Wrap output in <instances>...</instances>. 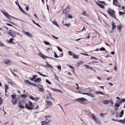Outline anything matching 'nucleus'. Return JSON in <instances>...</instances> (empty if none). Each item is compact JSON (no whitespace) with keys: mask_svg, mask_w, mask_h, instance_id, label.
Wrapping results in <instances>:
<instances>
[{"mask_svg":"<svg viewBox=\"0 0 125 125\" xmlns=\"http://www.w3.org/2000/svg\"><path fill=\"white\" fill-rule=\"evenodd\" d=\"M100 115L101 117H104V114L100 113Z\"/></svg>","mask_w":125,"mask_h":125,"instance_id":"54","label":"nucleus"},{"mask_svg":"<svg viewBox=\"0 0 125 125\" xmlns=\"http://www.w3.org/2000/svg\"><path fill=\"white\" fill-rule=\"evenodd\" d=\"M21 96L22 97L24 98H26L27 97V96L26 95L24 94H21Z\"/></svg>","mask_w":125,"mask_h":125,"instance_id":"48","label":"nucleus"},{"mask_svg":"<svg viewBox=\"0 0 125 125\" xmlns=\"http://www.w3.org/2000/svg\"><path fill=\"white\" fill-rule=\"evenodd\" d=\"M70 9V6H68L66 8V10H69Z\"/></svg>","mask_w":125,"mask_h":125,"instance_id":"64","label":"nucleus"},{"mask_svg":"<svg viewBox=\"0 0 125 125\" xmlns=\"http://www.w3.org/2000/svg\"><path fill=\"white\" fill-rule=\"evenodd\" d=\"M46 105L49 106H50L53 105V103L52 102L48 100L46 102Z\"/></svg>","mask_w":125,"mask_h":125,"instance_id":"12","label":"nucleus"},{"mask_svg":"<svg viewBox=\"0 0 125 125\" xmlns=\"http://www.w3.org/2000/svg\"><path fill=\"white\" fill-rule=\"evenodd\" d=\"M3 14L5 16L8 13L7 11L4 10H1Z\"/></svg>","mask_w":125,"mask_h":125,"instance_id":"29","label":"nucleus"},{"mask_svg":"<svg viewBox=\"0 0 125 125\" xmlns=\"http://www.w3.org/2000/svg\"><path fill=\"white\" fill-rule=\"evenodd\" d=\"M52 90L54 91H55L58 92H60V93L62 92V91L61 90H60L57 89H54V88L53 89H52Z\"/></svg>","mask_w":125,"mask_h":125,"instance_id":"31","label":"nucleus"},{"mask_svg":"<svg viewBox=\"0 0 125 125\" xmlns=\"http://www.w3.org/2000/svg\"><path fill=\"white\" fill-rule=\"evenodd\" d=\"M33 77L32 78H30V80L31 81H33L34 80H35L36 78L37 77V75H32Z\"/></svg>","mask_w":125,"mask_h":125,"instance_id":"21","label":"nucleus"},{"mask_svg":"<svg viewBox=\"0 0 125 125\" xmlns=\"http://www.w3.org/2000/svg\"><path fill=\"white\" fill-rule=\"evenodd\" d=\"M3 62L7 64H10L11 62V61L10 60H8L7 61L4 60Z\"/></svg>","mask_w":125,"mask_h":125,"instance_id":"17","label":"nucleus"},{"mask_svg":"<svg viewBox=\"0 0 125 125\" xmlns=\"http://www.w3.org/2000/svg\"><path fill=\"white\" fill-rule=\"evenodd\" d=\"M112 29L113 30L115 28H116V26H115V23L114 22H112Z\"/></svg>","mask_w":125,"mask_h":125,"instance_id":"28","label":"nucleus"},{"mask_svg":"<svg viewBox=\"0 0 125 125\" xmlns=\"http://www.w3.org/2000/svg\"><path fill=\"white\" fill-rule=\"evenodd\" d=\"M26 10L27 11H28L29 9V6H26Z\"/></svg>","mask_w":125,"mask_h":125,"instance_id":"53","label":"nucleus"},{"mask_svg":"<svg viewBox=\"0 0 125 125\" xmlns=\"http://www.w3.org/2000/svg\"><path fill=\"white\" fill-rule=\"evenodd\" d=\"M68 53L71 56L72 55V52L71 51H69L68 52Z\"/></svg>","mask_w":125,"mask_h":125,"instance_id":"55","label":"nucleus"},{"mask_svg":"<svg viewBox=\"0 0 125 125\" xmlns=\"http://www.w3.org/2000/svg\"><path fill=\"white\" fill-rule=\"evenodd\" d=\"M119 14L120 15H123L125 14V13L123 12H121V11H120L119 12Z\"/></svg>","mask_w":125,"mask_h":125,"instance_id":"44","label":"nucleus"},{"mask_svg":"<svg viewBox=\"0 0 125 125\" xmlns=\"http://www.w3.org/2000/svg\"><path fill=\"white\" fill-rule=\"evenodd\" d=\"M57 48L58 50L60 52H62V49L61 48H60L58 46H57Z\"/></svg>","mask_w":125,"mask_h":125,"instance_id":"40","label":"nucleus"},{"mask_svg":"<svg viewBox=\"0 0 125 125\" xmlns=\"http://www.w3.org/2000/svg\"><path fill=\"white\" fill-rule=\"evenodd\" d=\"M68 17L70 19H72L73 18V17L71 14H69L68 15Z\"/></svg>","mask_w":125,"mask_h":125,"instance_id":"50","label":"nucleus"},{"mask_svg":"<svg viewBox=\"0 0 125 125\" xmlns=\"http://www.w3.org/2000/svg\"><path fill=\"white\" fill-rule=\"evenodd\" d=\"M54 56L55 58H58L59 57V56L57 55V54H56V52H54Z\"/></svg>","mask_w":125,"mask_h":125,"instance_id":"34","label":"nucleus"},{"mask_svg":"<svg viewBox=\"0 0 125 125\" xmlns=\"http://www.w3.org/2000/svg\"><path fill=\"white\" fill-rule=\"evenodd\" d=\"M100 50L101 51H106L105 48L104 47H102L100 49Z\"/></svg>","mask_w":125,"mask_h":125,"instance_id":"45","label":"nucleus"},{"mask_svg":"<svg viewBox=\"0 0 125 125\" xmlns=\"http://www.w3.org/2000/svg\"><path fill=\"white\" fill-rule=\"evenodd\" d=\"M24 81L26 83L30 85H35L34 84L30 82L27 80H25Z\"/></svg>","mask_w":125,"mask_h":125,"instance_id":"11","label":"nucleus"},{"mask_svg":"<svg viewBox=\"0 0 125 125\" xmlns=\"http://www.w3.org/2000/svg\"><path fill=\"white\" fill-rule=\"evenodd\" d=\"M124 113V110H122L121 112V114L123 115Z\"/></svg>","mask_w":125,"mask_h":125,"instance_id":"62","label":"nucleus"},{"mask_svg":"<svg viewBox=\"0 0 125 125\" xmlns=\"http://www.w3.org/2000/svg\"><path fill=\"white\" fill-rule=\"evenodd\" d=\"M24 101H21L19 103V107L20 108L23 109L24 108Z\"/></svg>","mask_w":125,"mask_h":125,"instance_id":"6","label":"nucleus"},{"mask_svg":"<svg viewBox=\"0 0 125 125\" xmlns=\"http://www.w3.org/2000/svg\"><path fill=\"white\" fill-rule=\"evenodd\" d=\"M95 123L98 124H100L101 123V122L99 120H98L96 119L94 120Z\"/></svg>","mask_w":125,"mask_h":125,"instance_id":"32","label":"nucleus"},{"mask_svg":"<svg viewBox=\"0 0 125 125\" xmlns=\"http://www.w3.org/2000/svg\"><path fill=\"white\" fill-rule=\"evenodd\" d=\"M51 121V120L50 119L48 120L45 123H44V124H48L49 123H50Z\"/></svg>","mask_w":125,"mask_h":125,"instance_id":"36","label":"nucleus"},{"mask_svg":"<svg viewBox=\"0 0 125 125\" xmlns=\"http://www.w3.org/2000/svg\"><path fill=\"white\" fill-rule=\"evenodd\" d=\"M52 36L55 39H58L59 38H58L57 37H56L54 35H52Z\"/></svg>","mask_w":125,"mask_h":125,"instance_id":"56","label":"nucleus"},{"mask_svg":"<svg viewBox=\"0 0 125 125\" xmlns=\"http://www.w3.org/2000/svg\"><path fill=\"white\" fill-rule=\"evenodd\" d=\"M97 5L101 8L102 9H104V6L103 5L99 4L97 2Z\"/></svg>","mask_w":125,"mask_h":125,"instance_id":"26","label":"nucleus"},{"mask_svg":"<svg viewBox=\"0 0 125 125\" xmlns=\"http://www.w3.org/2000/svg\"><path fill=\"white\" fill-rule=\"evenodd\" d=\"M118 29V30L120 32H121V29L122 28V26L121 24H120L119 25L117 26Z\"/></svg>","mask_w":125,"mask_h":125,"instance_id":"16","label":"nucleus"},{"mask_svg":"<svg viewBox=\"0 0 125 125\" xmlns=\"http://www.w3.org/2000/svg\"><path fill=\"white\" fill-rule=\"evenodd\" d=\"M109 101L108 100H105L102 101V103L105 104H106L109 103Z\"/></svg>","mask_w":125,"mask_h":125,"instance_id":"20","label":"nucleus"},{"mask_svg":"<svg viewBox=\"0 0 125 125\" xmlns=\"http://www.w3.org/2000/svg\"><path fill=\"white\" fill-rule=\"evenodd\" d=\"M46 82L48 83V84H49L50 85H51V83L50 82L49 80L48 79H46Z\"/></svg>","mask_w":125,"mask_h":125,"instance_id":"42","label":"nucleus"},{"mask_svg":"<svg viewBox=\"0 0 125 125\" xmlns=\"http://www.w3.org/2000/svg\"><path fill=\"white\" fill-rule=\"evenodd\" d=\"M38 55L44 59H46L47 58H49V57L43 55L40 52L38 54Z\"/></svg>","mask_w":125,"mask_h":125,"instance_id":"9","label":"nucleus"},{"mask_svg":"<svg viewBox=\"0 0 125 125\" xmlns=\"http://www.w3.org/2000/svg\"><path fill=\"white\" fill-rule=\"evenodd\" d=\"M55 79H56L57 80V81H59V79L58 78V77L56 75H55Z\"/></svg>","mask_w":125,"mask_h":125,"instance_id":"49","label":"nucleus"},{"mask_svg":"<svg viewBox=\"0 0 125 125\" xmlns=\"http://www.w3.org/2000/svg\"><path fill=\"white\" fill-rule=\"evenodd\" d=\"M0 104H1L3 103V100L2 98L0 97Z\"/></svg>","mask_w":125,"mask_h":125,"instance_id":"46","label":"nucleus"},{"mask_svg":"<svg viewBox=\"0 0 125 125\" xmlns=\"http://www.w3.org/2000/svg\"><path fill=\"white\" fill-rule=\"evenodd\" d=\"M75 101L80 102L82 104H84L86 101V99L84 98H77L75 99Z\"/></svg>","mask_w":125,"mask_h":125,"instance_id":"2","label":"nucleus"},{"mask_svg":"<svg viewBox=\"0 0 125 125\" xmlns=\"http://www.w3.org/2000/svg\"><path fill=\"white\" fill-rule=\"evenodd\" d=\"M44 43L47 45H50V43L48 42H47L46 41H45L44 42Z\"/></svg>","mask_w":125,"mask_h":125,"instance_id":"43","label":"nucleus"},{"mask_svg":"<svg viewBox=\"0 0 125 125\" xmlns=\"http://www.w3.org/2000/svg\"><path fill=\"white\" fill-rule=\"evenodd\" d=\"M22 33L23 34L26 35H27L29 37L32 36V35L30 33L24 30L23 31Z\"/></svg>","mask_w":125,"mask_h":125,"instance_id":"7","label":"nucleus"},{"mask_svg":"<svg viewBox=\"0 0 125 125\" xmlns=\"http://www.w3.org/2000/svg\"><path fill=\"white\" fill-rule=\"evenodd\" d=\"M12 100V103L14 104H16L17 102V99L16 98L17 95H14L12 94L11 95Z\"/></svg>","mask_w":125,"mask_h":125,"instance_id":"4","label":"nucleus"},{"mask_svg":"<svg viewBox=\"0 0 125 125\" xmlns=\"http://www.w3.org/2000/svg\"><path fill=\"white\" fill-rule=\"evenodd\" d=\"M18 6H19V9L23 13L25 14H26V13L22 9L21 7L20 6L19 4H18Z\"/></svg>","mask_w":125,"mask_h":125,"instance_id":"22","label":"nucleus"},{"mask_svg":"<svg viewBox=\"0 0 125 125\" xmlns=\"http://www.w3.org/2000/svg\"><path fill=\"white\" fill-rule=\"evenodd\" d=\"M84 63L83 62V61H80V62H78L76 64V65L77 66H79L80 65Z\"/></svg>","mask_w":125,"mask_h":125,"instance_id":"25","label":"nucleus"},{"mask_svg":"<svg viewBox=\"0 0 125 125\" xmlns=\"http://www.w3.org/2000/svg\"><path fill=\"white\" fill-rule=\"evenodd\" d=\"M30 98L32 100L37 101L36 100V98L32 96H30Z\"/></svg>","mask_w":125,"mask_h":125,"instance_id":"37","label":"nucleus"},{"mask_svg":"<svg viewBox=\"0 0 125 125\" xmlns=\"http://www.w3.org/2000/svg\"><path fill=\"white\" fill-rule=\"evenodd\" d=\"M45 118H46V120H47L51 118H52V116L51 115H47L45 117Z\"/></svg>","mask_w":125,"mask_h":125,"instance_id":"27","label":"nucleus"},{"mask_svg":"<svg viewBox=\"0 0 125 125\" xmlns=\"http://www.w3.org/2000/svg\"><path fill=\"white\" fill-rule=\"evenodd\" d=\"M108 12L111 16L115 18H116V16L115 15V11L111 9H109Z\"/></svg>","mask_w":125,"mask_h":125,"instance_id":"3","label":"nucleus"},{"mask_svg":"<svg viewBox=\"0 0 125 125\" xmlns=\"http://www.w3.org/2000/svg\"><path fill=\"white\" fill-rule=\"evenodd\" d=\"M73 58L75 59H78L79 57V55H77L75 54H73Z\"/></svg>","mask_w":125,"mask_h":125,"instance_id":"30","label":"nucleus"},{"mask_svg":"<svg viewBox=\"0 0 125 125\" xmlns=\"http://www.w3.org/2000/svg\"><path fill=\"white\" fill-rule=\"evenodd\" d=\"M8 33L13 38H14L16 36V33L14 31H13L11 30H10L9 31Z\"/></svg>","mask_w":125,"mask_h":125,"instance_id":"5","label":"nucleus"},{"mask_svg":"<svg viewBox=\"0 0 125 125\" xmlns=\"http://www.w3.org/2000/svg\"><path fill=\"white\" fill-rule=\"evenodd\" d=\"M39 90L41 92H44V90L43 89L41 88H38Z\"/></svg>","mask_w":125,"mask_h":125,"instance_id":"39","label":"nucleus"},{"mask_svg":"<svg viewBox=\"0 0 125 125\" xmlns=\"http://www.w3.org/2000/svg\"><path fill=\"white\" fill-rule=\"evenodd\" d=\"M119 121L120 122L124 124L125 123V118L123 120H120Z\"/></svg>","mask_w":125,"mask_h":125,"instance_id":"35","label":"nucleus"},{"mask_svg":"<svg viewBox=\"0 0 125 125\" xmlns=\"http://www.w3.org/2000/svg\"><path fill=\"white\" fill-rule=\"evenodd\" d=\"M96 94H100L102 95H104L105 94H104L103 93H102V92L100 91H98L96 93Z\"/></svg>","mask_w":125,"mask_h":125,"instance_id":"33","label":"nucleus"},{"mask_svg":"<svg viewBox=\"0 0 125 125\" xmlns=\"http://www.w3.org/2000/svg\"><path fill=\"white\" fill-rule=\"evenodd\" d=\"M4 46V45L3 43L0 41V46Z\"/></svg>","mask_w":125,"mask_h":125,"instance_id":"59","label":"nucleus"},{"mask_svg":"<svg viewBox=\"0 0 125 125\" xmlns=\"http://www.w3.org/2000/svg\"><path fill=\"white\" fill-rule=\"evenodd\" d=\"M117 103H118V104H120L122 103L121 99L120 100H118L117 101Z\"/></svg>","mask_w":125,"mask_h":125,"instance_id":"47","label":"nucleus"},{"mask_svg":"<svg viewBox=\"0 0 125 125\" xmlns=\"http://www.w3.org/2000/svg\"><path fill=\"white\" fill-rule=\"evenodd\" d=\"M35 24H36L37 26H38L39 27H40L42 28L41 26L39 25V24L38 23H36Z\"/></svg>","mask_w":125,"mask_h":125,"instance_id":"63","label":"nucleus"},{"mask_svg":"<svg viewBox=\"0 0 125 125\" xmlns=\"http://www.w3.org/2000/svg\"><path fill=\"white\" fill-rule=\"evenodd\" d=\"M112 120L114 121L120 122V121H119V120H116L115 119H112Z\"/></svg>","mask_w":125,"mask_h":125,"instance_id":"57","label":"nucleus"},{"mask_svg":"<svg viewBox=\"0 0 125 125\" xmlns=\"http://www.w3.org/2000/svg\"><path fill=\"white\" fill-rule=\"evenodd\" d=\"M88 114L89 115H90L91 117L94 120L96 119V117L94 114L90 112H89Z\"/></svg>","mask_w":125,"mask_h":125,"instance_id":"14","label":"nucleus"},{"mask_svg":"<svg viewBox=\"0 0 125 125\" xmlns=\"http://www.w3.org/2000/svg\"><path fill=\"white\" fill-rule=\"evenodd\" d=\"M121 100L122 103L125 102V99H121Z\"/></svg>","mask_w":125,"mask_h":125,"instance_id":"61","label":"nucleus"},{"mask_svg":"<svg viewBox=\"0 0 125 125\" xmlns=\"http://www.w3.org/2000/svg\"><path fill=\"white\" fill-rule=\"evenodd\" d=\"M29 102V105L28 104H26L25 105V107L26 109L29 110H33L34 107V105L33 103L30 101Z\"/></svg>","mask_w":125,"mask_h":125,"instance_id":"1","label":"nucleus"},{"mask_svg":"<svg viewBox=\"0 0 125 125\" xmlns=\"http://www.w3.org/2000/svg\"><path fill=\"white\" fill-rule=\"evenodd\" d=\"M81 94H85V95H88L91 97L92 98H94V95L91 94H90V93H81Z\"/></svg>","mask_w":125,"mask_h":125,"instance_id":"15","label":"nucleus"},{"mask_svg":"<svg viewBox=\"0 0 125 125\" xmlns=\"http://www.w3.org/2000/svg\"><path fill=\"white\" fill-rule=\"evenodd\" d=\"M84 67H85V69H89V65H84Z\"/></svg>","mask_w":125,"mask_h":125,"instance_id":"41","label":"nucleus"},{"mask_svg":"<svg viewBox=\"0 0 125 125\" xmlns=\"http://www.w3.org/2000/svg\"><path fill=\"white\" fill-rule=\"evenodd\" d=\"M42 80L40 78H37L34 81V82L37 83L39 84L41 83Z\"/></svg>","mask_w":125,"mask_h":125,"instance_id":"8","label":"nucleus"},{"mask_svg":"<svg viewBox=\"0 0 125 125\" xmlns=\"http://www.w3.org/2000/svg\"><path fill=\"white\" fill-rule=\"evenodd\" d=\"M91 59H94L95 60H98L96 58L94 57H92L91 58Z\"/></svg>","mask_w":125,"mask_h":125,"instance_id":"60","label":"nucleus"},{"mask_svg":"<svg viewBox=\"0 0 125 125\" xmlns=\"http://www.w3.org/2000/svg\"><path fill=\"white\" fill-rule=\"evenodd\" d=\"M57 67L59 70H61V68L60 66H57Z\"/></svg>","mask_w":125,"mask_h":125,"instance_id":"51","label":"nucleus"},{"mask_svg":"<svg viewBox=\"0 0 125 125\" xmlns=\"http://www.w3.org/2000/svg\"><path fill=\"white\" fill-rule=\"evenodd\" d=\"M47 64L45 65V66L48 68H49L51 69H53V68L52 66L49 65L47 62H46Z\"/></svg>","mask_w":125,"mask_h":125,"instance_id":"19","label":"nucleus"},{"mask_svg":"<svg viewBox=\"0 0 125 125\" xmlns=\"http://www.w3.org/2000/svg\"><path fill=\"white\" fill-rule=\"evenodd\" d=\"M51 21L52 23L53 24L55 25H56L57 26L58 28H59V27L58 24L57 23V22H56V20H54L53 21H52L51 20Z\"/></svg>","mask_w":125,"mask_h":125,"instance_id":"13","label":"nucleus"},{"mask_svg":"<svg viewBox=\"0 0 125 125\" xmlns=\"http://www.w3.org/2000/svg\"><path fill=\"white\" fill-rule=\"evenodd\" d=\"M81 14L87 17H88L89 16V15L87 13V11H83Z\"/></svg>","mask_w":125,"mask_h":125,"instance_id":"10","label":"nucleus"},{"mask_svg":"<svg viewBox=\"0 0 125 125\" xmlns=\"http://www.w3.org/2000/svg\"><path fill=\"white\" fill-rule=\"evenodd\" d=\"M8 86H6L5 88V92L6 93L7 92V91L8 89Z\"/></svg>","mask_w":125,"mask_h":125,"instance_id":"52","label":"nucleus"},{"mask_svg":"<svg viewBox=\"0 0 125 125\" xmlns=\"http://www.w3.org/2000/svg\"><path fill=\"white\" fill-rule=\"evenodd\" d=\"M13 39L12 38H11L10 39V40L9 41H7V42L10 43H11L12 44H15L13 42Z\"/></svg>","mask_w":125,"mask_h":125,"instance_id":"24","label":"nucleus"},{"mask_svg":"<svg viewBox=\"0 0 125 125\" xmlns=\"http://www.w3.org/2000/svg\"><path fill=\"white\" fill-rule=\"evenodd\" d=\"M118 1L117 0H114L113 4L114 5L117 6L118 4Z\"/></svg>","mask_w":125,"mask_h":125,"instance_id":"23","label":"nucleus"},{"mask_svg":"<svg viewBox=\"0 0 125 125\" xmlns=\"http://www.w3.org/2000/svg\"><path fill=\"white\" fill-rule=\"evenodd\" d=\"M109 102H110L111 104H112V106L113 104V102L112 100H110L109 101Z\"/></svg>","mask_w":125,"mask_h":125,"instance_id":"58","label":"nucleus"},{"mask_svg":"<svg viewBox=\"0 0 125 125\" xmlns=\"http://www.w3.org/2000/svg\"><path fill=\"white\" fill-rule=\"evenodd\" d=\"M120 104H118V103H117L115 104V106L116 107H118L120 106Z\"/></svg>","mask_w":125,"mask_h":125,"instance_id":"38","label":"nucleus"},{"mask_svg":"<svg viewBox=\"0 0 125 125\" xmlns=\"http://www.w3.org/2000/svg\"><path fill=\"white\" fill-rule=\"evenodd\" d=\"M5 16L8 19H10V17H13L14 18H15L14 17H13L12 16L10 15L8 13H7V14Z\"/></svg>","mask_w":125,"mask_h":125,"instance_id":"18","label":"nucleus"}]
</instances>
